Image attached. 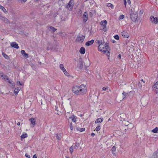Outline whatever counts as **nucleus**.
Listing matches in <instances>:
<instances>
[{
	"mask_svg": "<svg viewBox=\"0 0 158 158\" xmlns=\"http://www.w3.org/2000/svg\"><path fill=\"white\" fill-rule=\"evenodd\" d=\"M106 6L109 7H110L112 9L113 8L114 6L113 4L110 3H108L106 4Z\"/></svg>",
	"mask_w": 158,
	"mask_h": 158,
	"instance_id": "393cba45",
	"label": "nucleus"
},
{
	"mask_svg": "<svg viewBox=\"0 0 158 158\" xmlns=\"http://www.w3.org/2000/svg\"><path fill=\"white\" fill-rule=\"evenodd\" d=\"M56 139H57L59 140L60 139L59 136L58 135V134H56Z\"/></svg>",
	"mask_w": 158,
	"mask_h": 158,
	"instance_id": "de8ad7c7",
	"label": "nucleus"
},
{
	"mask_svg": "<svg viewBox=\"0 0 158 158\" xmlns=\"http://www.w3.org/2000/svg\"><path fill=\"white\" fill-rule=\"evenodd\" d=\"M116 147L114 146H113L112 148L111 151L114 155L115 154V153H114L116 151Z\"/></svg>",
	"mask_w": 158,
	"mask_h": 158,
	"instance_id": "bb28decb",
	"label": "nucleus"
},
{
	"mask_svg": "<svg viewBox=\"0 0 158 158\" xmlns=\"http://www.w3.org/2000/svg\"><path fill=\"white\" fill-rule=\"evenodd\" d=\"M127 2L128 4L130 5L131 4V2L130 0H127Z\"/></svg>",
	"mask_w": 158,
	"mask_h": 158,
	"instance_id": "864d4df0",
	"label": "nucleus"
},
{
	"mask_svg": "<svg viewBox=\"0 0 158 158\" xmlns=\"http://www.w3.org/2000/svg\"><path fill=\"white\" fill-rule=\"evenodd\" d=\"M0 8L2 9L5 13L6 14L7 13V11L4 6L1 5V6H0Z\"/></svg>",
	"mask_w": 158,
	"mask_h": 158,
	"instance_id": "412c9836",
	"label": "nucleus"
},
{
	"mask_svg": "<svg viewBox=\"0 0 158 158\" xmlns=\"http://www.w3.org/2000/svg\"><path fill=\"white\" fill-rule=\"evenodd\" d=\"M20 124V122H18L17 123V125L18 126H19Z\"/></svg>",
	"mask_w": 158,
	"mask_h": 158,
	"instance_id": "69168bd1",
	"label": "nucleus"
},
{
	"mask_svg": "<svg viewBox=\"0 0 158 158\" xmlns=\"http://www.w3.org/2000/svg\"><path fill=\"white\" fill-rule=\"evenodd\" d=\"M27 137V135L26 133L24 132L23 134L20 136L21 140H23V139Z\"/></svg>",
	"mask_w": 158,
	"mask_h": 158,
	"instance_id": "2eb2a0df",
	"label": "nucleus"
},
{
	"mask_svg": "<svg viewBox=\"0 0 158 158\" xmlns=\"http://www.w3.org/2000/svg\"><path fill=\"white\" fill-rule=\"evenodd\" d=\"M101 24L103 28V29L104 31H106L107 29L106 28L107 24V21L106 20L102 21L100 23Z\"/></svg>",
	"mask_w": 158,
	"mask_h": 158,
	"instance_id": "39448f33",
	"label": "nucleus"
},
{
	"mask_svg": "<svg viewBox=\"0 0 158 158\" xmlns=\"http://www.w3.org/2000/svg\"><path fill=\"white\" fill-rule=\"evenodd\" d=\"M4 76V75H3V73H0V76H1V77H3Z\"/></svg>",
	"mask_w": 158,
	"mask_h": 158,
	"instance_id": "5fc2aeb1",
	"label": "nucleus"
},
{
	"mask_svg": "<svg viewBox=\"0 0 158 158\" xmlns=\"http://www.w3.org/2000/svg\"><path fill=\"white\" fill-rule=\"evenodd\" d=\"M79 52L81 54H84L85 52V48L83 47H81L80 50Z\"/></svg>",
	"mask_w": 158,
	"mask_h": 158,
	"instance_id": "4468645a",
	"label": "nucleus"
},
{
	"mask_svg": "<svg viewBox=\"0 0 158 158\" xmlns=\"http://www.w3.org/2000/svg\"><path fill=\"white\" fill-rule=\"evenodd\" d=\"M4 22L6 24H10V21L7 18H6V19L5 20V21H4Z\"/></svg>",
	"mask_w": 158,
	"mask_h": 158,
	"instance_id": "c85d7f7f",
	"label": "nucleus"
},
{
	"mask_svg": "<svg viewBox=\"0 0 158 158\" xmlns=\"http://www.w3.org/2000/svg\"><path fill=\"white\" fill-rule=\"evenodd\" d=\"M25 52L24 50H22L21 51V53L23 56L24 54L25 53Z\"/></svg>",
	"mask_w": 158,
	"mask_h": 158,
	"instance_id": "49530a36",
	"label": "nucleus"
},
{
	"mask_svg": "<svg viewBox=\"0 0 158 158\" xmlns=\"http://www.w3.org/2000/svg\"><path fill=\"white\" fill-rule=\"evenodd\" d=\"M76 129L81 132H82L85 131V128H81L80 127H77L76 128Z\"/></svg>",
	"mask_w": 158,
	"mask_h": 158,
	"instance_id": "5701e85b",
	"label": "nucleus"
},
{
	"mask_svg": "<svg viewBox=\"0 0 158 158\" xmlns=\"http://www.w3.org/2000/svg\"><path fill=\"white\" fill-rule=\"evenodd\" d=\"M6 18L2 16L0 14V19H1V20L4 22L5 21Z\"/></svg>",
	"mask_w": 158,
	"mask_h": 158,
	"instance_id": "7c9ffc66",
	"label": "nucleus"
},
{
	"mask_svg": "<svg viewBox=\"0 0 158 158\" xmlns=\"http://www.w3.org/2000/svg\"><path fill=\"white\" fill-rule=\"evenodd\" d=\"M130 17L131 19L133 21H135L137 18V15L136 12L134 11L130 12Z\"/></svg>",
	"mask_w": 158,
	"mask_h": 158,
	"instance_id": "7ed1b4c3",
	"label": "nucleus"
},
{
	"mask_svg": "<svg viewBox=\"0 0 158 158\" xmlns=\"http://www.w3.org/2000/svg\"><path fill=\"white\" fill-rule=\"evenodd\" d=\"M9 77L8 76L6 75H4L3 79L5 81H6V80H9Z\"/></svg>",
	"mask_w": 158,
	"mask_h": 158,
	"instance_id": "cd10ccee",
	"label": "nucleus"
},
{
	"mask_svg": "<svg viewBox=\"0 0 158 158\" xmlns=\"http://www.w3.org/2000/svg\"><path fill=\"white\" fill-rule=\"evenodd\" d=\"M27 0H21V3H24L27 1Z\"/></svg>",
	"mask_w": 158,
	"mask_h": 158,
	"instance_id": "6e6d98bb",
	"label": "nucleus"
},
{
	"mask_svg": "<svg viewBox=\"0 0 158 158\" xmlns=\"http://www.w3.org/2000/svg\"><path fill=\"white\" fill-rule=\"evenodd\" d=\"M12 0H7V2L8 3H9L10 2H11Z\"/></svg>",
	"mask_w": 158,
	"mask_h": 158,
	"instance_id": "0e129e2a",
	"label": "nucleus"
},
{
	"mask_svg": "<svg viewBox=\"0 0 158 158\" xmlns=\"http://www.w3.org/2000/svg\"><path fill=\"white\" fill-rule=\"evenodd\" d=\"M140 82L142 83L143 84H144L145 83V81H143V79H141L140 80Z\"/></svg>",
	"mask_w": 158,
	"mask_h": 158,
	"instance_id": "4d7b16f0",
	"label": "nucleus"
},
{
	"mask_svg": "<svg viewBox=\"0 0 158 158\" xmlns=\"http://www.w3.org/2000/svg\"><path fill=\"white\" fill-rule=\"evenodd\" d=\"M79 144L78 143H76L75 144H74L73 148H74L76 149L77 148H78L79 147Z\"/></svg>",
	"mask_w": 158,
	"mask_h": 158,
	"instance_id": "c756f323",
	"label": "nucleus"
},
{
	"mask_svg": "<svg viewBox=\"0 0 158 158\" xmlns=\"http://www.w3.org/2000/svg\"><path fill=\"white\" fill-rule=\"evenodd\" d=\"M55 110H56V111H58V107H56H56H55Z\"/></svg>",
	"mask_w": 158,
	"mask_h": 158,
	"instance_id": "680f3d73",
	"label": "nucleus"
},
{
	"mask_svg": "<svg viewBox=\"0 0 158 158\" xmlns=\"http://www.w3.org/2000/svg\"><path fill=\"white\" fill-rule=\"evenodd\" d=\"M17 84H19V85H23L22 82H20V81H17Z\"/></svg>",
	"mask_w": 158,
	"mask_h": 158,
	"instance_id": "79ce46f5",
	"label": "nucleus"
},
{
	"mask_svg": "<svg viewBox=\"0 0 158 158\" xmlns=\"http://www.w3.org/2000/svg\"><path fill=\"white\" fill-rule=\"evenodd\" d=\"M158 131V128L157 127H155L154 129L152 130V132L154 133H157Z\"/></svg>",
	"mask_w": 158,
	"mask_h": 158,
	"instance_id": "4be33fe9",
	"label": "nucleus"
},
{
	"mask_svg": "<svg viewBox=\"0 0 158 158\" xmlns=\"http://www.w3.org/2000/svg\"><path fill=\"white\" fill-rule=\"evenodd\" d=\"M10 46L14 48L18 49L19 48L18 44L16 42H12L10 43Z\"/></svg>",
	"mask_w": 158,
	"mask_h": 158,
	"instance_id": "6e6552de",
	"label": "nucleus"
},
{
	"mask_svg": "<svg viewBox=\"0 0 158 158\" xmlns=\"http://www.w3.org/2000/svg\"><path fill=\"white\" fill-rule=\"evenodd\" d=\"M50 49V48H49L48 47H47V49H46V50H49Z\"/></svg>",
	"mask_w": 158,
	"mask_h": 158,
	"instance_id": "774afa93",
	"label": "nucleus"
},
{
	"mask_svg": "<svg viewBox=\"0 0 158 158\" xmlns=\"http://www.w3.org/2000/svg\"><path fill=\"white\" fill-rule=\"evenodd\" d=\"M101 129V127L100 126H97L96 128V130L97 131H99L100 129Z\"/></svg>",
	"mask_w": 158,
	"mask_h": 158,
	"instance_id": "f704fd0d",
	"label": "nucleus"
},
{
	"mask_svg": "<svg viewBox=\"0 0 158 158\" xmlns=\"http://www.w3.org/2000/svg\"><path fill=\"white\" fill-rule=\"evenodd\" d=\"M69 118H72V121L73 122H75L76 121V117L73 115L71 117Z\"/></svg>",
	"mask_w": 158,
	"mask_h": 158,
	"instance_id": "a211bd4d",
	"label": "nucleus"
},
{
	"mask_svg": "<svg viewBox=\"0 0 158 158\" xmlns=\"http://www.w3.org/2000/svg\"><path fill=\"white\" fill-rule=\"evenodd\" d=\"M142 84H143L142 83H140V82L138 84V85L139 87L140 88H141V87H142Z\"/></svg>",
	"mask_w": 158,
	"mask_h": 158,
	"instance_id": "ea45409f",
	"label": "nucleus"
},
{
	"mask_svg": "<svg viewBox=\"0 0 158 158\" xmlns=\"http://www.w3.org/2000/svg\"><path fill=\"white\" fill-rule=\"evenodd\" d=\"M98 49L99 51L106 54V56L109 57L108 59H109L110 49L107 44H101L98 46Z\"/></svg>",
	"mask_w": 158,
	"mask_h": 158,
	"instance_id": "f03ea898",
	"label": "nucleus"
},
{
	"mask_svg": "<svg viewBox=\"0 0 158 158\" xmlns=\"http://www.w3.org/2000/svg\"><path fill=\"white\" fill-rule=\"evenodd\" d=\"M103 120V118H97L95 121V123H101L102 122Z\"/></svg>",
	"mask_w": 158,
	"mask_h": 158,
	"instance_id": "dca6fc26",
	"label": "nucleus"
},
{
	"mask_svg": "<svg viewBox=\"0 0 158 158\" xmlns=\"http://www.w3.org/2000/svg\"><path fill=\"white\" fill-rule=\"evenodd\" d=\"M83 21L84 23L85 22L88 20L87 14L86 12L84 13L83 16Z\"/></svg>",
	"mask_w": 158,
	"mask_h": 158,
	"instance_id": "9d476101",
	"label": "nucleus"
},
{
	"mask_svg": "<svg viewBox=\"0 0 158 158\" xmlns=\"http://www.w3.org/2000/svg\"><path fill=\"white\" fill-rule=\"evenodd\" d=\"M85 45L89 46V41H87L85 43Z\"/></svg>",
	"mask_w": 158,
	"mask_h": 158,
	"instance_id": "603ef678",
	"label": "nucleus"
},
{
	"mask_svg": "<svg viewBox=\"0 0 158 158\" xmlns=\"http://www.w3.org/2000/svg\"><path fill=\"white\" fill-rule=\"evenodd\" d=\"M19 90L20 89L19 88H16L14 90V94L15 95H17Z\"/></svg>",
	"mask_w": 158,
	"mask_h": 158,
	"instance_id": "6ab92c4d",
	"label": "nucleus"
},
{
	"mask_svg": "<svg viewBox=\"0 0 158 158\" xmlns=\"http://www.w3.org/2000/svg\"><path fill=\"white\" fill-rule=\"evenodd\" d=\"M124 18V16L123 15H122L119 16V18L120 19H122Z\"/></svg>",
	"mask_w": 158,
	"mask_h": 158,
	"instance_id": "e433bc0d",
	"label": "nucleus"
},
{
	"mask_svg": "<svg viewBox=\"0 0 158 158\" xmlns=\"http://www.w3.org/2000/svg\"><path fill=\"white\" fill-rule=\"evenodd\" d=\"M122 94L123 95V99L125 98L127 96H128L129 94L128 93H127L123 91L122 93Z\"/></svg>",
	"mask_w": 158,
	"mask_h": 158,
	"instance_id": "aec40b11",
	"label": "nucleus"
},
{
	"mask_svg": "<svg viewBox=\"0 0 158 158\" xmlns=\"http://www.w3.org/2000/svg\"><path fill=\"white\" fill-rule=\"evenodd\" d=\"M94 42V40H91V41H89V45H92Z\"/></svg>",
	"mask_w": 158,
	"mask_h": 158,
	"instance_id": "c03bdc74",
	"label": "nucleus"
},
{
	"mask_svg": "<svg viewBox=\"0 0 158 158\" xmlns=\"http://www.w3.org/2000/svg\"><path fill=\"white\" fill-rule=\"evenodd\" d=\"M150 19L151 22L155 24H157L158 23V18L154 17L153 16H151Z\"/></svg>",
	"mask_w": 158,
	"mask_h": 158,
	"instance_id": "20e7f679",
	"label": "nucleus"
},
{
	"mask_svg": "<svg viewBox=\"0 0 158 158\" xmlns=\"http://www.w3.org/2000/svg\"><path fill=\"white\" fill-rule=\"evenodd\" d=\"M106 89H107L106 88L103 87L102 88V89L103 91H106Z\"/></svg>",
	"mask_w": 158,
	"mask_h": 158,
	"instance_id": "13d9d810",
	"label": "nucleus"
},
{
	"mask_svg": "<svg viewBox=\"0 0 158 158\" xmlns=\"http://www.w3.org/2000/svg\"><path fill=\"white\" fill-rule=\"evenodd\" d=\"M8 81V82L10 84H11V83L13 82V81H11V80H9H9H7Z\"/></svg>",
	"mask_w": 158,
	"mask_h": 158,
	"instance_id": "3c124183",
	"label": "nucleus"
},
{
	"mask_svg": "<svg viewBox=\"0 0 158 158\" xmlns=\"http://www.w3.org/2000/svg\"><path fill=\"white\" fill-rule=\"evenodd\" d=\"M11 85V87L12 88H15V83L13 82H12L11 84H10Z\"/></svg>",
	"mask_w": 158,
	"mask_h": 158,
	"instance_id": "37998d69",
	"label": "nucleus"
},
{
	"mask_svg": "<svg viewBox=\"0 0 158 158\" xmlns=\"http://www.w3.org/2000/svg\"><path fill=\"white\" fill-rule=\"evenodd\" d=\"M78 65L79 66V69H81L83 68V63L82 61H79V63L78 64Z\"/></svg>",
	"mask_w": 158,
	"mask_h": 158,
	"instance_id": "b1692460",
	"label": "nucleus"
},
{
	"mask_svg": "<svg viewBox=\"0 0 158 158\" xmlns=\"http://www.w3.org/2000/svg\"><path fill=\"white\" fill-rule=\"evenodd\" d=\"M124 1V4L125 5V7H126V5H127V2L126 0H123Z\"/></svg>",
	"mask_w": 158,
	"mask_h": 158,
	"instance_id": "8fccbe9b",
	"label": "nucleus"
},
{
	"mask_svg": "<svg viewBox=\"0 0 158 158\" xmlns=\"http://www.w3.org/2000/svg\"><path fill=\"white\" fill-rule=\"evenodd\" d=\"M152 89L156 94L158 93V81L154 84L152 87Z\"/></svg>",
	"mask_w": 158,
	"mask_h": 158,
	"instance_id": "423d86ee",
	"label": "nucleus"
},
{
	"mask_svg": "<svg viewBox=\"0 0 158 158\" xmlns=\"http://www.w3.org/2000/svg\"><path fill=\"white\" fill-rule=\"evenodd\" d=\"M72 1L73 2H72V0H70L68 3L66 7V8L69 9L70 8L71 9H73L74 6V1L73 0Z\"/></svg>",
	"mask_w": 158,
	"mask_h": 158,
	"instance_id": "0eeeda50",
	"label": "nucleus"
},
{
	"mask_svg": "<svg viewBox=\"0 0 158 158\" xmlns=\"http://www.w3.org/2000/svg\"><path fill=\"white\" fill-rule=\"evenodd\" d=\"M97 42L98 44H104V43H102V40H98Z\"/></svg>",
	"mask_w": 158,
	"mask_h": 158,
	"instance_id": "09e8293b",
	"label": "nucleus"
},
{
	"mask_svg": "<svg viewBox=\"0 0 158 158\" xmlns=\"http://www.w3.org/2000/svg\"><path fill=\"white\" fill-rule=\"evenodd\" d=\"M63 72L65 75L67 76H69V74L67 72L66 69L64 70Z\"/></svg>",
	"mask_w": 158,
	"mask_h": 158,
	"instance_id": "72a5a7b5",
	"label": "nucleus"
},
{
	"mask_svg": "<svg viewBox=\"0 0 158 158\" xmlns=\"http://www.w3.org/2000/svg\"><path fill=\"white\" fill-rule=\"evenodd\" d=\"M3 57L6 59L9 60L10 59V57H9L6 54H4V56H3Z\"/></svg>",
	"mask_w": 158,
	"mask_h": 158,
	"instance_id": "2f4dec72",
	"label": "nucleus"
},
{
	"mask_svg": "<svg viewBox=\"0 0 158 158\" xmlns=\"http://www.w3.org/2000/svg\"><path fill=\"white\" fill-rule=\"evenodd\" d=\"M95 135V134L94 133H92L91 134V135L93 137Z\"/></svg>",
	"mask_w": 158,
	"mask_h": 158,
	"instance_id": "052dcab7",
	"label": "nucleus"
},
{
	"mask_svg": "<svg viewBox=\"0 0 158 158\" xmlns=\"http://www.w3.org/2000/svg\"><path fill=\"white\" fill-rule=\"evenodd\" d=\"M98 79H101V76H99L98 74Z\"/></svg>",
	"mask_w": 158,
	"mask_h": 158,
	"instance_id": "e2e57ef3",
	"label": "nucleus"
},
{
	"mask_svg": "<svg viewBox=\"0 0 158 158\" xmlns=\"http://www.w3.org/2000/svg\"><path fill=\"white\" fill-rule=\"evenodd\" d=\"M69 127H70V129L71 130H73V127L72 125V123H70Z\"/></svg>",
	"mask_w": 158,
	"mask_h": 158,
	"instance_id": "a19ab883",
	"label": "nucleus"
},
{
	"mask_svg": "<svg viewBox=\"0 0 158 158\" xmlns=\"http://www.w3.org/2000/svg\"><path fill=\"white\" fill-rule=\"evenodd\" d=\"M118 57L119 58H121V55L119 54L118 56Z\"/></svg>",
	"mask_w": 158,
	"mask_h": 158,
	"instance_id": "338daca9",
	"label": "nucleus"
},
{
	"mask_svg": "<svg viewBox=\"0 0 158 158\" xmlns=\"http://www.w3.org/2000/svg\"><path fill=\"white\" fill-rule=\"evenodd\" d=\"M84 39V38L81 37L80 35H79L77 37L76 41L82 43Z\"/></svg>",
	"mask_w": 158,
	"mask_h": 158,
	"instance_id": "1a4fd4ad",
	"label": "nucleus"
},
{
	"mask_svg": "<svg viewBox=\"0 0 158 158\" xmlns=\"http://www.w3.org/2000/svg\"><path fill=\"white\" fill-rule=\"evenodd\" d=\"M29 121L31 122V124L34 127L35 124V120L34 118H31L29 119Z\"/></svg>",
	"mask_w": 158,
	"mask_h": 158,
	"instance_id": "9b49d317",
	"label": "nucleus"
},
{
	"mask_svg": "<svg viewBox=\"0 0 158 158\" xmlns=\"http://www.w3.org/2000/svg\"><path fill=\"white\" fill-rule=\"evenodd\" d=\"M122 35L125 38H128L129 37V35L126 31H123L122 32Z\"/></svg>",
	"mask_w": 158,
	"mask_h": 158,
	"instance_id": "ddd939ff",
	"label": "nucleus"
},
{
	"mask_svg": "<svg viewBox=\"0 0 158 158\" xmlns=\"http://www.w3.org/2000/svg\"><path fill=\"white\" fill-rule=\"evenodd\" d=\"M86 90L85 86L82 84L80 86H73L72 88L73 92L77 95L84 94L86 92Z\"/></svg>",
	"mask_w": 158,
	"mask_h": 158,
	"instance_id": "f257e3e1",
	"label": "nucleus"
},
{
	"mask_svg": "<svg viewBox=\"0 0 158 158\" xmlns=\"http://www.w3.org/2000/svg\"><path fill=\"white\" fill-rule=\"evenodd\" d=\"M114 38H115V39L117 40H118L119 39V37L118 36V35H114Z\"/></svg>",
	"mask_w": 158,
	"mask_h": 158,
	"instance_id": "c9c22d12",
	"label": "nucleus"
},
{
	"mask_svg": "<svg viewBox=\"0 0 158 158\" xmlns=\"http://www.w3.org/2000/svg\"><path fill=\"white\" fill-rule=\"evenodd\" d=\"M24 57H25L26 58H28L29 57L28 54L27 53H25L23 55Z\"/></svg>",
	"mask_w": 158,
	"mask_h": 158,
	"instance_id": "58836bf2",
	"label": "nucleus"
},
{
	"mask_svg": "<svg viewBox=\"0 0 158 158\" xmlns=\"http://www.w3.org/2000/svg\"><path fill=\"white\" fill-rule=\"evenodd\" d=\"M25 156L27 158H30L31 157L30 155H28L27 153H26L25 155Z\"/></svg>",
	"mask_w": 158,
	"mask_h": 158,
	"instance_id": "a18cd8bd",
	"label": "nucleus"
},
{
	"mask_svg": "<svg viewBox=\"0 0 158 158\" xmlns=\"http://www.w3.org/2000/svg\"><path fill=\"white\" fill-rule=\"evenodd\" d=\"M24 57H25L26 58H28L29 57L28 54L27 53H25L23 55Z\"/></svg>",
	"mask_w": 158,
	"mask_h": 158,
	"instance_id": "4c0bfd02",
	"label": "nucleus"
},
{
	"mask_svg": "<svg viewBox=\"0 0 158 158\" xmlns=\"http://www.w3.org/2000/svg\"><path fill=\"white\" fill-rule=\"evenodd\" d=\"M70 152L72 154L73 152V146H71L69 148Z\"/></svg>",
	"mask_w": 158,
	"mask_h": 158,
	"instance_id": "473e14b6",
	"label": "nucleus"
},
{
	"mask_svg": "<svg viewBox=\"0 0 158 158\" xmlns=\"http://www.w3.org/2000/svg\"><path fill=\"white\" fill-rule=\"evenodd\" d=\"M152 158H158V150L154 152L152 156Z\"/></svg>",
	"mask_w": 158,
	"mask_h": 158,
	"instance_id": "f3484780",
	"label": "nucleus"
},
{
	"mask_svg": "<svg viewBox=\"0 0 158 158\" xmlns=\"http://www.w3.org/2000/svg\"><path fill=\"white\" fill-rule=\"evenodd\" d=\"M48 29H49L50 31H52V33L54 32L57 30L56 28H55L54 27L51 26H48Z\"/></svg>",
	"mask_w": 158,
	"mask_h": 158,
	"instance_id": "f8f14e48",
	"label": "nucleus"
},
{
	"mask_svg": "<svg viewBox=\"0 0 158 158\" xmlns=\"http://www.w3.org/2000/svg\"><path fill=\"white\" fill-rule=\"evenodd\" d=\"M60 68L63 71L65 69L62 64H60Z\"/></svg>",
	"mask_w": 158,
	"mask_h": 158,
	"instance_id": "a878e982",
	"label": "nucleus"
},
{
	"mask_svg": "<svg viewBox=\"0 0 158 158\" xmlns=\"http://www.w3.org/2000/svg\"><path fill=\"white\" fill-rule=\"evenodd\" d=\"M33 158H37L36 155V154H35L33 156Z\"/></svg>",
	"mask_w": 158,
	"mask_h": 158,
	"instance_id": "bf43d9fd",
	"label": "nucleus"
}]
</instances>
